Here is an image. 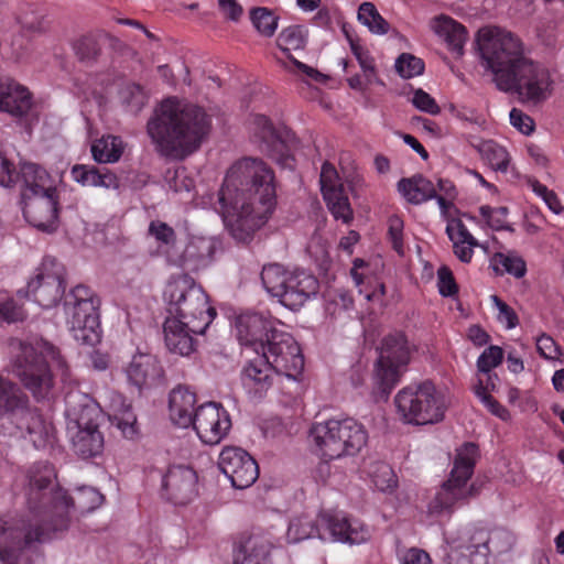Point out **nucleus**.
<instances>
[{
	"label": "nucleus",
	"mask_w": 564,
	"mask_h": 564,
	"mask_svg": "<svg viewBox=\"0 0 564 564\" xmlns=\"http://www.w3.org/2000/svg\"><path fill=\"white\" fill-rule=\"evenodd\" d=\"M503 359V350L499 346H489L486 348L477 359V369L479 378H482L485 384H490L492 389L496 388L497 375L491 373V370L498 367Z\"/></svg>",
	"instance_id": "a18cd8bd"
},
{
	"label": "nucleus",
	"mask_w": 564,
	"mask_h": 564,
	"mask_svg": "<svg viewBox=\"0 0 564 564\" xmlns=\"http://www.w3.org/2000/svg\"><path fill=\"white\" fill-rule=\"evenodd\" d=\"M165 182L170 191L180 194L185 193L189 195L192 189H194L195 187V182L193 177L189 175L188 171L183 166L176 167L174 170H169L165 174Z\"/></svg>",
	"instance_id": "864d4df0"
},
{
	"label": "nucleus",
	"mask_w": 564,
	"mask_h": 564,
	"mask_svg": "<svg viewBox=\"0 0 564 564\" xmlns=\"http://www.w3.org/2000/svg\"><path fill=\"white\" fill-rule=\"evenodd\" d=\"M381 271L382 265L380 261L365 262L362 259H356L350 270L359 294L364 295L368 302H372L378 306L386 304V288L380 278Z\"/></svg>",
	"instance_id": "bb28decb"
},
{
	"label": "nucleus",
	"mask_w": 564,
	"mask_h": 564,
	"mask_svg": "<svg viewBox=\"0 0 564 564\" xmlns=\"http://www.w3.org/2000/svg\"><path fill=\"white\" fill-rule=\"evenodd\" d=\"M327 531L324 536L328 543L360 545L370 541L372 532L361 520L344 512L327 510Z\"/></svg>",
	"instance_id": "b1692460"
},
{
	"label": "nucleus",
	"mask_w": 564,
	"mask_h": 564,
	"mask_svg": "<svg viewBox=\"0 0 564 564\" xmlns=\"http://www.w3.org/2000/svg\"><path fill=\"white\" fill-rule=\"evenodd\" d=\"M321 191L326 205L335 219L349 224L352 209L335 166L328 162L322 165Z\"/></svg>",
	"instance_id": "393cba45"
},
{
	"label": "nucleus",
	"mask_w": 564,
	"mask_h": 564,
	"mask_svg": "<svg viewBox=\"0 0 564 564\" xmlns=\"http://www.w3.org/2000/svg\"><path fill=\"white\" fill-rule=\"evenodd\" d=\"M308 438L315 455L334 460L357 455L367 445L368 432L352 417L330 419L313 424Z\"/></svg>",
	"instance_id": "9d476101"
},
{
	"label": "nucleus",
	"mask_w": 564,
	"mask_h": 564,
	"mask_svg": "<svg viewBox=\"0 0 564 564\" xmlns=\"http://www.w3.org/2000/svg\"><path fill=\"white\" fill-rule=\"evenodd\" d=\"M305 44L306 29L302 25H290L283 29L276 39L278 47L285 53L301 50Z\"/></svg>",
	"instance_id": "de8ad7c7"
},
{
	"label": "nucleus",
	"mask_w": 564,
	"mask_h": 564,
	"mask_svg": "<svg viewBox=\"0 0 564 564\" xmlns=\"http://www.w3.org/2000/svg\"><path fill=\"white\" fill-rule=\"evenodd\" d=\"M357 21L373 35L383 36L391 30L390 23L380 14L377 7L369 1L359 4Z\"/></svg>",
	"instance_id": "a19ab883"
},
{
	"label": "nucleus",
	"mask_w": 564,
	"mask_h": 564,
	"mask_svg": "<svg viewBox=\"0 0 564 564\" xmlns=\"http://www.w3.org/2000/svg\"><path fill=\"white\" fill-rule=\"evenodd\" d=\"M491 301L497 310L498 322L507 329L514 328L518 325V316L514 311L497 295H492Z\"/></svg>",
	"instance_id": "774afa93"
},
{
	"label": "nucleus",
	"mask_w": 564,
	"mask_h": 564,
	"mask_svg": "<svg viewBox=\"0 0 564 564\" xmlns=\"http://www.w3.org/2000/svg\"><path fill=\"white\" fill-rule=\"evenodd\" d=\"M73 47L77 57L83 62L95 59L100 52L98 37L94 34L79 37L74 42Z\"/></svg>",
	"instance_id": "13d9d810"
},
{
	"label": "nucleus",
	"mask_w": 564,
	"mask_h": 564,
	"mask_svg": "<svg viewBox=\"0 0 564 564\" xmlns=\"http://www.w3.org/2000/svg\"><path fill=\"white\" fill-rule=\"evenodd\" d=\"M387 237L392 249L403 256L405 252L404 220L399 215H391L387 220Z\"/></svg>",
	"instance_id": "5fc2aeb1"
},
{
	"label": "nucleus",
	"mask_w": 564,
	"mask_h": 564,
	"mask_svg": "<svg viewBox=\"0 0 564 564\" xmlns=\"http://www.w3.org/2000/svg\"><path fill=\"white\" fill-rule=\"evenodd\" d=\"M411 102L422 112H426L432 116H436L441 112V108L436 100L422 88H417L413 91Z\"/></svg>",
	"instance_id": "0e129e2a"
},
{
	"label": "nucleus",
	"mask_w": 564,
	"mask_h": 564,
	"mask_svg": "<svg viewBox=\"0 0 564 564\" xmlns=\"http://www.w3.org/2000/svg\"><path fill=\"white\" fill-rule=\"evenodd\" d=\"M192 426L204 444L217 445L229 433L231 417L220 403L206 402L196 408V419Z\"/></svg>",
	"instance_id": "4be33fe9"
},
{
	"label": "nucleus",
	"mask_w": 564,
	"mask_h": 564,
	"mask_svg": "<svg viewBox=\"0 0 564 564\" xmlns=\"http://www.w3.org/2000/svg\"><path fill=\"white\" fill-rule=\"evenodd\" d=\"M15 425L19 435L36 449L53 446L56 431L53 422L28 406V398L13 382L0 377V419Z\"/></svg>",
	"instance_id": "0eeeda50"
},
{
	"label": "nucleus",
	"mask_w": 564,
	"mask_h": 564,
	"mask_svg": "<svg viewBox=\"0 0 564 564\" xmlns=\"http://www.w3.org/2000/svg\"><path fill=\"white\" fill-rule=\"evenodd\" d=\"M167 317L186 321L195 330H206L216 316L204 289L188 274L172 275L164 288Z\"/></svg>",
	"instance_id": "9b49d317"
},
{
	"label": "nucleus",
	"mask_w": 564,
	"mask_h": 564,
	"mask_svg": "<svg viewBox=\"0 0 564 564\" xmlns=\"http://www.w3.org/2000/svg\"><path fill=\"white\" fill-rule=\"evenodd\" d=\"M446 234L453 242L455 256L464 263L471 261L474 248L478 246L477 239L469 232L460 219L447 220Z\"/></svg>",
	"instance_id": "e433bc0d"
},
{
	"label": "nucleus",
	"mask_w": 564,
	"mask_h": 564,
	"mask_svg": "<svg viewBox=\"0 0 564 564\" xmlns=\"http://www.w3.org/2000/svg\"><path fill=\"white\" fill-rule=\"evenodd\" d=\"M12 347L17 351L14 371L35 399L53 395L56 377L63 383L68 381L69 369L58 350L48 341H14Z\"/></svg>",
	"instance_id": "39448f33"
},
{
	"label": "nucleus",
	"mask_w": 564,
	"mask_h": 564,
	"mask_svg": "<svg viewBox=\"0 0 564 564\" xmlns=\"http://www.w3.org/2000/svg\"><path fill=\"white\" fill-rule=\"evenodd\" d=\"M411 357V346L402 333L383 338L376 367V381L382 393L388 394L399 382Z\"/></svg>",
	"instance_id": "a211bd4d"
},
{
	"label": "nucleus",
	"mask_w": 564,
	"mask_h": 564,
	"mask_svg": "<svg viewBox=\"0 0 564 564\" xmlns=\"http://www.w3.org/2000/svg\"><path fill=\"white\" fill-rule=\"evenodd\" d=\"M99 305L98 296L85 285H76L65 299L69 329L82 345L93 347L100 343Z\"/></svg>",
	"instance_id": "2eb2a0df"
},
{
	"label": "nucleus",
	"mask_w": 564,
	"mask_h": 564,
	"mask_svg": "<svg viewBox=\"0 0 564 564\" xmlns=\"http://www.w3.org/2000/svg\"><path fill=\"white\" fill-rule=\"evenodd\" d=\"M490 390H494L490 384H485L482 378H479L474 387V393L479 401L488 409V411L495 416L508 421L510 419V412L501 405L492 395Z\"/></svg>",
	"instance_id": "8fccbe9b"
},
{
	"label": "nucleus",
	"mask_w": 564,
	"mask_h": 564,
	"mask_svg": "<svg viewBox=\"0 0 564 564\" xmlns=\"http://www.w3.org/2000/svg\"><path fill=\"white\" fill-rule=\"evenodd\" d=\"M196 394L185 387H177L170 393L171 421L183 429L193 425L196 419Z\"/></svg>",
	"instance_id": "c9c22d12"
},
{
	"label": "nucleus",
	"mask_w": 564,
	"mask_h": 564,
	"mask_svg": "<svg viewBox=\"0 0 564 564\" xmlns=\"http://www.w3.org/2000/svg\"><path fill=\"white\" fill-rule=\"evenodd\" d=\"M70 175L82 186L104 187L107 189L119 188V180L113 173L109 171L101 173L91 165L76 164L72 167Z\"/></svg>",
	"instance_id": "4c0bfd02"
},
{
	"label": "nucleus",
	"mask_w": 564,
	"mask_h": 564,
	"mask_svg": "<svg viewBox=\"0 0 564 564\" xmlns=\"http://www.w3.org/2000/svg\"><path fill=\"white\" fill-rule=\"evenodd\" d=\"M304 367V359L301 355V366L279 368L275 366L271 352L257 355L247 361L240 372V383L247 398L252 402L262 401L274 387L278 375H283L288 381L295 383L299 389L297 376Z\"/></svg>",
	"instance_id": "dca6fc26"
},
{
	"label": "nucleus",
	"mask_w": 564,
	"mask_h": 564,
	"mask_svg": "<svg viewBox=\"0 0 564 564\" xmlns=\"http://www.w3.org/2000/svg\"><path fill=\"white\" fill-rule=\"evenodd\" d=\"M25 317L23 310L15 303L9 292L0 290V321L14 323Z\"/></svg>",
	"instance_id": "bf43d9fd"
},
{
	"label": "nucleus",
	"mask_w": 564,
	"mask_h": 564,
	"mask_svg": "<svg viewBox=\"0 0 564 564\" xmlns=\"http://www.w3.org/2000/svg\"><path fill=\"white\" fill-rule=\"evenodd\" d=\"M209 205L223 218L225 227L238 241H247L272 216L276 206L275 175L261 159L245 156L227 171L217 194L208 195Z\"/></svg>",
	"instance_id": "f03ea898"
},
{
	"label": "nucleus",
	"mask_w": 564,
	"mask_h": 564,
	"mask_svg": "<svg viewBox=\"0 0 564 564\" xmlns=\"http://www.w3.org/2000/svg\"><path fill=\"white\" fill-rule=\"evenodd\" d=\"M490 390H494L490 384H485L482 378H479L474 387V393L479 401L488 409V411L495 416L508 421L510 419V412L501 405L492 395Z\"/></svg>",
	"instance_id": "3c124183"
},
{
	"label": "nucleus",
	"mask_w": 564,
	"mask_h": 564,
	"mask_svg": "<svg viewBox=\"0 0 564 564\" xmlns=\"http://www.w3.org/2000/svg\"><path fill=\"white\" fill-rule=\"evenodd\" d=\"M235 330L241 346L250 348L257 355L271 352L279 368L301 366L297 343L270 314L242 313L236 317Z\"/></svg>",
	"instance_id": "423d86ee"
},
{
	"label": "nucleus",
	"mask_w": 564,
	"mask_h": 564,
	"mask_svg": "<svg viewBox=\"0 0 564 564\" xmlns=\"http://www.w3.org/2000/svg\"><path fill=\"white\" fill-rule=\"evenodd\" d=\"M119 97L127 111L139 112L145 105L148 96L143 88L137 84H126L119 91Z\"/></svg>",
	"instance_id": "603ef678"
},
{
	"label": "nucleus",
	"mask_w": 564,
	"mask_h": 564,
	"mask_svg": "<svg viewBox=\"0 0 564 564\" xmlns=\"http://www.w3.org/2000/svg\"><path fill=\"white\" fill-rule=\"evenodd\" d=\"M55 477L48 463H37L28 470V510L0 517L1 564H41L36 544L65 530L70 510L86 513L102 503L104 496L88 486L78 487L74 496L67 497L64 490L55 489Z\"/></svg>",
	"instance_id": "f257e3e1"
},
{
	"label": "nucleus",
	"mask_w": 564,
	"mask_h": 564,
	"mask_svg": "<svg viewBox=\"0 0 564 564\" xmlns=\"http://www.w3.org/2000/svg\"><path fill=\"white\" fill-rule=\"evenodd\" d=\"M250 20L254 29L265 37H271L278 29L279 17L264 7L252 9Z\"/></svg>",
	"instance_id": "09e8293b"
},
{
	"label": "nucleus",
	"mask_w": 564,
	"mask_h": 564,
	"mask_svg": "<svg viewBox=\"0 0 564 564\" xmlns=\"http://www.w3.org/2000/svg\"><path fill=\"white\" fill-rule=\"evenodd\" d=\"M17 176V183H20L21 186L22 199L33 197L31 194L36 196L43 193H52L56 188L48 172L35 163H22Z\"/></svg>",
	"instance_id": "2f4dec72"
},
{
	"label": "nucleus",
	"mask_w": 564,
	"mask_h": 564,
	"mask_svg": "<svg viewBox=\"0 0 564 564\" xmlns=\"http://www.w3.org/2000/svg\"><path fill=\"white\" fill-rule=\"evenodd\" d=\"M327 510H321L316 514H303L293 518L284 536L288 544L300 543L310 539H318L326 542L324 531H327Z\"/></svg>",
	"instance_id": "c756f323"
},
{
	"label": "nucleus",
	"mask_w": 564,
	"mask_h": 564,
	"mask_svg": "<svg viewBox=\"0 0 564 564\" xmlns=\"http://www.w3.org/2000/svg\"><path fill=\"white\" fill-rule=\"evenodd\" d=\"M479 214L491 229L502 230L507 228L508 209L506 207L484 205L479 207Z\"/></svg>",
	"instance_id": "680f3d73"
},
{
	"label": "nucleus",
	"mask_w": 564,
	"mask_h": 564,
	"mask_svg": "<svg viewBox=\"0 0 564 564\" xmlns=\"http://www.w3.org/2000/svg\"><path fill=\"white\" fill-rule=\"evenodd\" d=\"M282 540L263 529L243 531L234 539L232 564H273L272 551Z\"/></svg>",
	"instance_id": "aec40b11"
},
{
	"label": "nucleus",
	"mask_w": 564,
	"mask_h": 564,
	"mask_svg": "<svg viewBox=\"0 0 564 564\" xmlns=\"http://www.w3.org/2000/svg\"><path fill=\"white\" fill-rule=\"evenodd\" d=\"M431 30L456 56H462L468 39L466 28L453 18L440 14L430 22Z\"/></svg>",
	"instance_id": "f704fd0d"
},
{
	"label": "nucleus",
	"mask_w": 564,
	"mask_h": 564,
	"mask_svg": "<svg viewBox=\"0 0 564 564\" xmlns=\"http://www.w3.org/2000/svg\"><path fill=\"white\" fill-rule=\"evenodd\" d=\"M436 196L441 214L445 216L447 212L453 207V202L457 195L455 185L448 180H440L437 182Z\"/></svg>",
	"instance_id": "052dcab7"
},
{
	"label": "nucleus",
	"mask_w": 564,
	"mask_h": 564,
	"mask_svg": "<svg viewBox=\"0 0 564 564\" xmlns=\"http://www.w3.org/2000/svg\"><path fill=\"white\" fill-rule=\"evenodd\" d=\"M99 406L87 394L70 390L65 397L66 433L75 454L84 459L99 456L104 435L99 431Z\"/></svg>",
	"instance_id": "6e6552de"
},
{
	"label": "nucleus",
	"mask_w": 564,
	"mask_h": 564,
	"mask_svg": "<svg viewBox=\"0 0 564 564\" xmlns=\"http://www.w3.org/2000/svg\"><path fill=\"white\" fill-rule=\"evenodd\" d=\"M252 143L258 150L274 161L282 169L294 167L292 154L293 134L288 130L275 128L263 115H252L249 120Z\"/></svg>",
	"instance_id": "f3484780"
},
{
	"label": "nucleus",
	"mask_w": 564,
	"mask_h": 564,
	"mask_svg": "<svg viewBox=\"0 0 564 564\" xmlns=\"http://www.w3.org/2000/svg\"><path fill=\"white\" fill-rule=\"evenodd\" d=\"M107 413L111 425L117 427L124 438H137L139 426L131 404L127 402L121 393L116 391L107 392Z\"/></svg>",
	"instance_id": "7c9ffc66"
},
{
	"label": "nucleus",
	"mask_w": 564,
	"mask_h": 564,
	"mask_svg": "<svg viewBox=\"0 0 564 564\" xmlns=\"http://www.w3.org/2000/svg\"><path fill=\"white\" fill-rule=\"evenodd\" d=\"M398 191L408 203L413 205L422 204L436 196L435 185L422 175L400 180Z\"/></svg>",
	"instance_id": "58836bf2"
},
{
	"label": "nucleus",
	"mask_w": 564,
	"mask_h": 564,
	"mask_svg": "<svg viewBox=\"0 0 564 564\" xmlns=\"http://www.w3.org/2000/svg\"><path fill=\"white\" fill-rule=\"evenodd\" d=\"M514 544L513 534L501 528L466 529L449 543V564H487L488 556L509 552Z\"/></svg>",
	"instance_id": "ddd939ff"
},
{
	"label": "nucleus",
	"mask_w": 564,
	"mask_h": 564,
	"mask_svg": "<svg viewBox=\"0 0 564 564\" xmlns=\"http://www.w3.org/2000/svg\"><path fill=\"white\" fill-rule=\"evenodd\" d=\"M394 68L402 78H413L423 74L425 64L413 54L402 53L395 59Z\"/></svg>",
	"instance_id": "4d7b16f0"
},
{
	"label": "nucleus",
	"mask_w": 564,
	"mask_h": 564,
	"mask_svg": "<svg viewBox=\"0 0 564 564\" xmlns=\"http://www.w3.org/2000/svg\"><path fill=\"white\" fill-rule=\"evenodd\" d=\"M350 48L359 63V66L364 73V77L367 84H379L383 85V82L378 78L376 65L372 56L369 54L367 50H365L361 45L351 42Z\"/></svg>",
	"instance_id": "6e6d98bb"
},
{
	"label": "nucleus",
	"mask_w": 564,
	"mask_h": 564,
	"mask_svg": "<svg viewBox=\"0 0 564 564\" xmlns=\"http://www.w3.org/2000/svg\"><path fill=\"white\" fill-rule=\"evenodd\" d=\"M261 281L269 294L292 311L302 307L318 291V281L313 274L289 271L278 263L263 267Z\"/></svg>",
	"instance_id": "4468645a"
},
{
	"label": "nucleus",
	"mask_w": 564,
	"mask_h": 564,
	"mask_svg": "<svg viewBox=\"0 0 564 564\" xmlns=\"http://www.w3.org/2000/svg\"><path fill=\"white\" fill-rule=\"evenodd\" d=\"M149 236L154 239L156 243V252L165 257L170 263V257L176 256L177 250L175 246V232L167 224L153 220L149 226Z\"/></svg>",
	"instance_id": "79ce46f5"
},
{
	"label": "nucleus",
	"mask_w": 564,
	"mask_h": 564,
	"mask_svg": "<svg viewBox=\"0 0 564 564\" xmlns=\"http://www.w3.org/2000/svg\"><path fill=\"white\" fill-rule=\"evenodd\" d=\"M151 479H159L161 496L174 505H186L197 496V474L188 466L174 465L165 471L152 470Z\"/></svg>",
	"instance_id": "412c9836"
},
{
	"label": "nucleus",
	"mask_w": 564,
	"mask_h": 564,
	"mask_svg": "<svg viewBox=\"0 0 564 564\" xmlns=\"http://www.w3.org/2000/svg\"><path fill=\"white\" fill-rule=\"evenodd\" d=\"M31 106L32 97L24 86L11 78L0 79V112L23 117Z\"/></svg>",
	"instance_id": "473e14b6"
},
{
	"label": "nucleus",
	"mask_w": 564,
	"mask_h": 564,
	"mask_svg": "<svg viewBox=\"0 0 564 564\" xmlns=\"http://www.w3.org/2000/svg\"><path fill=\"white\" fill-rule=\"evenodd\" d=\"M216 246L217 241L212 237L193 236L182 252L170 257V264L198 271L212 262Z\"/></svg>",
	"instance_id": "cd10ccee"
},
{
	"label": "nucleus",
	"mask_w": 564,
	"mask_h": 564,
	"mask_svg": "<svg viewBox=\"0 0 564 564\" xmlns=\"http://www.w3.org/2000/svg\"><path fill=\"white\" fill-rule=\"evenodd\" d=\"M529 186L536 196L543 199L551 212H553L555 215L563 213L564 207L553 191L549 189L544 184L536 180L530 181Z\"/></svg>",
	"instance_id": "e2e57ef3"
},
{
	"label": "nucleus",
	"mask_w": 564,
	"mask_h": 564,
	"mask_svg": "<svg viewBox=\"0 0 564 564\" xmlns=\"http://www.w3.org/2000/svg\"><path fill=\"white\" fill-rule=\"evenodd\" d=\"M480 158L494 170L506 173L510 164V154L507 149L494 140L470 142Z\"/></svg>",
	"instance_id": "ea45409f"
},
{
	"label": "nucleus",
	"mask_w": 564,
	"mask_h": 564,
	"mask_svg": "<svg viewBox=\"0 0 564 564\" xmlns=\"http://www.w3.org/2000/svg\"><path fill=\"white\" fill-rule=\"evenodd\" d=\"M478 458L479 448L475 443L466 442L455 449L449 475L427 505L430 516L448 518L455 508L468 501L474 492L469 481Z\"/></svg>",
	"instance_id": "1a4fd4ad"
},
{
	"label": "nucleus",
	"mask_w": 564,
	"mask_h": 564,
	"mask_svg": "<svg viewBox=\"0 0 564 564\" xmlns=\"http://www.w3.org/2000/svg\"><path fill=\"white\" fill-rule=\"evenodd\" d=\"M490 268L499 275L508 273L516 279H521L527 273V263L516 252H496L490 257Z\"/></svg>",
	"instance_id": "37998d69"
},
{
	"label": "nucleus",
	"mask_w": 564,
	"mask_h": 564,
	"mask_svg": "<svg viewBox=\"0 0 564 564\" xmlns=\"http://www.w3.org/2000/svg\"><path fill=\"white\" fill-rule=\"evenodd\" d=\"M163 333L165 346L171 354L188 357L196 349L194 335L204 334L205 330L193 329L184 319L165 318Z\"/></svg>",
	"instance_id": "c85d7f7f"
},
{
	"label": "nucleus",
	"mask_w": 564,
	"mask_h": 564,
	"mask_svg": "<svg viewBox=\"0 0 564 564\" xmlns=\"http://www.w3.org/2000/svg\"><path fill=\"white\" fill-rule=\"evenodd\" d=\"M536 350L542 358L552 361L558 360L562 355L560 346L546 334L536 338Z\"/></svg>",
	"instance_id": "338daca9"
},
{
	"label": "nucleus",
	"mask_w": 564,
	"mask_h": 564,
	"mask_svg": "<svg viewBox=\"0 0 564 564\" xmlns=\"http://www.w3.org/2000/svg\"><path fill=\"white\" fill-rule=\"evenodd\" d=\"M26 294L43 308L56 306L65 294L64 267L52 257H45L28 282Z\"/></svg>",
	"instance_id": "6ab92c4d"
},
{
	"label": "nucleus",
	"mask_w": 564,
	"mask_h": 564,
	"mask_svg": "<svg viewBox=\"0 0 564 564\" xmlns=\"http://www.w3.org/2000/svg\"><path fill=\"white\" fill-rule=\"evenodd\" d=\"M393 402L399 419L410 425L442 422L448 405L444 393L429 380L402 388L394 395Z\"/></svg>",
	"instance_id": "f8f14e48"
},
{
	"label": "nucleus",
	"mask_w": 564,
	"mask_h": 564,
	"mask_svg": "<svg viewBox=\"0 0 564 564\" xmlns=\"http://www.w3.org/2000/svg\"><path fill=\"white\" fill-rule=\"evenodd\" d=\"M437 289L440 294L444 297L454 296L458 292L453 272L446 265H442L437 270Z\"/></svg>",
	"instance_id": "69168bd1"
},
{
	"label": "nucleus",
	"mask_w": 564,
	"mask_h": 564,
	"mask_svg": "<svg viewBox=\"0 0 564 564\" xmlns=\"http://www.w3.org/2000/svg\"><path fill=\"white\" fill-rule=\"evenodd\" d=\"M33 197L22 199L23 215L33 227L52 232L58 223V195L57 189L52 193H43Z\"/></svg>",
	"instance_id": "a878e982"
},
{
	"label": "nucleus",
	"mask_w": 564,
	"mask_h": 564,
	"mask_svg": "<svg viewBox=\"0 0 564 564\" xmlns=\"http://www.w3.org/2000/svg\"><path fill=\"white\" fill-rule=\"evenodd\" d=\"M163 368L154 355L138 352L128 367L126 375L130 383L138 388L150 386L163 378Z\"/></svg>",
	"instance_id": "72a5a7b5"
},
{
	"label": "nucleus",
	"mask_w": 564,
	"mask_h": 564,
	"mask_svg": "<svg viewBox=\"0 0 564 564\" xmlns=\"http://www.w3.org/2000/svg\"><path fill=\"white\" fill-rule=\"evenodd\" d=\"M212 130V118L204 108L169 97L155 108L147 131L158 151L183 159L196 151Z\"/></svg>",
	"instance_id": "20e7f679"
},
{
	"label": "nucleus",
	"mask_w": 564,
	"mask_h": 564,
	"mask_svg": "<svg viewBox=\"0 0 564 564\" xmlns=\"http://www.w3.org/2000/svg\"><path fill=\"white\" fill-rule=\"evenodd\" d=\"M477 45L499 90L516 94L522 102L532 105L551 98L555 82L550 69L524 54L519 37L503 29L486 26L478 31Z\"/></svg>",
	"instance_id": "7ed1b4c3"
},
{
	"label": "nucleus",
	"mask_w": 564,
	"mask_h": 564,
	"mask_svg": "<svg viewBox=\"0 0 564 564\" xmlns=\"http://www.w3.org/2000/svg\"><path fill=\"white\" fill-rule=\"evenodd\" d=\"M218 467L236 489L250 487L259 476L257 462L240 447H225L219 454Z\"/></svg>",
	"instance_id": "5701e85b"
},
{
	"label": "nucleus",
	"mask_w": 564,
	"mask_h": 564,
	"mask_svg": "<svg viewBox=\"0 0 564 564\" xmlns=\"http://www.w3.org/2000/svg\"><path fill=\"white\" fill-rule=\"evenodd\" d=\"M366 474L370 482L379 491H390L397 486V478L392 468L383 462L370 463Z\"/></svg>",
	"instance_id": "49530a36"
},
{
	"label": "nucleus",
	"mask_w": 564,
	"mask_h": 564,
	"mask_svg": "<svg viewBox=\"0 0 564 564\" xmlns=\"http://www.w3.org/2000/svg\"><path fill=\"white\" fill-rule=\"evenodd\" d=\"M123 149L121 138L104 135L91 144V154L98 163H115L121 158Z\"/></svg>",
	"instance_id": "c03bdc74"
}]
</instances>
